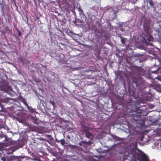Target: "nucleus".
Segmentation results:
<instances>
[{
	"label": "nucleus",
	"instance_id": "22",
	"mask_svg": "<svg viewBox=\"0 0 161 161\" xmlns=\"http://www.w3.org/2000/svg\"><path fill=\"white\" fill-rule=\"evenodd\" d=\"M158 69V68L155 71H152V72H153V73H155V72L157 71Z\"/></svg>",
	"mask_w": 161,
	"mask_h": 161
},
{
	"label": "nucleus",
	"instance_id": "28",
	"mask_svg": "<svg viewBox=\"0 0 161 161\" xmlns=\"http://www.w3.org/2000/svg\"><path fill=\"white\" fill-rule=\"evenodd\" d=\"M137 60H139V62L140 63H141V60H140V59H137Z\"/></svg>",
	"mask_w": 161,
	"mask_h": 161
},
{
	"label": "nucleus",
	"instance_id": "29",
	"mask_svg": "<svg viewBox=\"0 0 161 161\" xmlns=\"http://www.w3.org/2000/svg\"><path fill=\"white\" fill-rule=\"evenodd\" d=\"M7 144L6 143H5V145H4V146H8V145H6Z\"/></svg>",
	"mask_w": 161,
	"mask_h": 161
},
{
	"label": "nucleus",
	"instance_id": "30",
	"mask_svg": "<svg viewBox=\"0 0 161 161\" xmlns=\"http://www.w3.org/2000/svg\"><path fill=\"white\" fill-rule=\"evenodd\" d=\"M99 53H100V51H99Z\"/></svg>",
	"mask_w": 161,
	"mask_h": 161
},
{
	"label": "nucleus",
	"instance_id": "18",
	"mask_svg": "<svg viewBox=\"0 0 161 161\" xmlns=\"http://www.w3.org/2000/svg\"><path fill=\"white\" fill-rule=\"evenodd\" d=\"M2 160L3 161H5L6 160V158L4 157L1 158Z\"/></svg>",
	"mask_w": 161,
	"mask_h": 161
},
{
	"label": "nucleus",
	"instance_id": "10",
	"mask_svg": "<svg viewBox=\"0 0 161 161\" xmlns=\"http://www.w3.org/2000/svg\"><path fill=\"white\" fill-rule=\"evenodd\" d=\"M60 142L61 145H64L65 143V140L64 139H62L60 140Z\"/></svg>",
	"mask_w": 161,
	"mask_h": 161
},
{
	"label": "nucleus",
	"instance_id": "27",
	"mask_svg": "<svg viewBox=\"0 0 161 161\" xmlns=\"http://www.w3.org/2000/svg\"><path fill=\"white\" fill-rule=\"evenodd\" d=\"M3 136H0V138H3Z\"/></svg>",
	"mask_w": 161,
	"mask_h": 161
},
{
	"label": "nucleus",
	"instance_id": "7",
	"mask_svg": "<svg viewBox=\"0 0 161 161\" xmlns=\"http://www.w3.org/2000/svg\"><path fill=\"white\" fill-rule=\"evenodd\" d=\"M143 82L142 79V78L139 77L138 78L137 80L136 84V85H139L141 84H142Z\"/></svg>",
	"mask_w": 161,
	"mask_h": 161
},
{
	"label": "nucleus",
	"instance_id": "23",
	"mask_svg": "<svg viewBox=\"0 0 161 161\" xmlns=\"http://www.w3.org/2000/svg\"><path fill=\"white\" fill-rule=\"evenodd\" d=\"M6 128H7V130H9V128H8L7 126H6Z\"/></svg>",
	"mask_w": 161,
	"mask_h": 161
},
{
	"label": "nucleus",
	"instance_id": "13",
	"mask_svg": "<svg viewBox=\"0 0 161 161\" xmlns=\"http://www.w3.org/2000/svg\"><path fill=\"white\" fill-rule=\"evenodd\" d=\"M16 119L18 121H19V122L21 123H23V120L22 119H21L18 117H17Z\"/></svg>",
	"mask_w": 161,
	"mask_h": 161
},
{
	"label": "nucleus",
	"instance_id": "4",
	"mask_svg": "<svg viewBox=\"0 0 161 161\" xmlns=\"http://www.w3.org/2000/svg\"><path fill=\"white\" fill-rule=\"evenodd\" d=\"M147 3H148L151 8L153 9V11L156 10V7L155 6V3H154L153 0H146Z\"/></svg>",
	"mask_w": 161,
	"mask_h": 161
},
{
	"label": "nucleus",
	"instance_id": "26",
	"mask_svg": "<svg viewBox=\"0 0 161 161\" xmlns=\"http://www.w3.org/2000/svg\"><path fill=\"white\" fill-rule=\"evenodd\" d=\"M16 148H15V150H17V149H18L19 148V147H15Z\"/></svg>",
	"mask_w": 161,
	"mask_h": 161
},
{
	"label": "nucleus",
	"instance_id": "16",
	"mask_svg": "<svg viewBox=\"0 0 161 161\" xmlns=\"http://www.w3.org/2000/svg\"><path fill=\"white\" fill-rule=\"evenodd\" d=\"M81 142L85 144H86L88 145L89 144V142H86L85 141H82Z\"/></svg>",
	"mask_w": 161,
	"mask_h": 161
},
{
	"label": "nucleus",
	"instance_id": "14",
	"mask_svg": "<svg viewBox=\"0 0 161 161\" xmlns=\"http://www.w3.org/2000/svg\"><path fill=\"white\" fill-rule=\"evenodd\" d=\"M49 103L50 104H52V105L53 106V108L55 107V103H54V102H53V101H49Z\"/></svg>",
	"mask_w": 161,
	"mask_h": 161
},
{
	"label": "nucleus",
	"instance_id": "5",
	"mask_svg": "<svg viewBox=\"0 0 161 161\" xmlns=\"http://www.w3.org/2000/svg\"><path fill=\"white\" fill-rule=\"evenodd\" d=\"M155 37H153V39H156L157 41L161 42V33L159 34V33L156 32V33L154 35Z\"/></svg>",
	"mask_w": 161,
	"mask_h": 161
},
{
	"label": "nucleus",
	"instance_id": "2",
	"mask_svg": "<svg viewBox=\"0 0 161 161\" xmlns=\"http://www.w3.org/2000/svg\"><path fill=\"white\" fill-rule=\"evenodd\" d=\"M83 131L85 132V136L88 138H91L92 136V134L89 132V128L88 127L85 126L83 129Z\"/></svg>",
	"mask_w": 161,
	"mask_h": 161
},
{
	"label": "nucleus",
	"instance_id": "25",
	"mask_svg": "<svg viewBox=\"0 0 161 161\" xmlns=\"http://www.w3.org/2000/svg\"><path fill=\"white\" fill-rule=\"evenodd\" d=\"M30 111L33 112L34 111V109H32V110H31Z\"/></svg>",
	"mask_w": 161,
	"mask_h": 161
},
{
	"label": "nucleus",
	"instance_id": "31",
	"mask_svg": "<svg viewBox=\"0 0 161 161\" xmlns=\"http://www.w3.org/2000/svg\"><path fill=\"white\" fill-rule=\"evenodd\" d=\"M4 128H6V127H4Z\"/></svg>",
	"mask_w": 161,
	"mask_h": 161
},
{
	"label": "nucleus",
	"instance_id": "11",
	"mask_svg": "<svg viewBox=\"0 0 161 161\" xmlns=\"http://www.w3.org/2000/svg\"><path fill=\"white\" fill-rule=\"evenodd\" d=\"M135 111L136 112L139 114L141 113V110L139 108H136Z\"/></svg>",
	"mask_w": 161,
	"mask_h": 161
},
{
	"label": "nucleus",
	"instance_id": "8",
	"mask_svg": "<svg viewBox=\"0 0 161 161\" xmlns=\"http://www.w3.org/2000/svg\"><path fill=\"white\" fill-rule=\"evenodd\" d=\"M5 31L8 34H9L11 33L12 32V31L11 30H10L8 26H7L5 27Z\"/></svg>",
	"mask_w": 161,
	"mask_h": 161
},
{
	"label": "nucleus",
	"instance_id": "15",
	"mask_svg": "<svg viewBox=\"0 0 161 161\" xmlns=\"http://www.w3.org/2000/svg\"><path fill=\"white\" fill-rule=\"evenodd\" d=\"M153 41L151 42L153 44V46H151V45H148V46H149L153 47L151 48H158L157 47L156 45H154V43H153Z\"/></svg>",
	"mask_w": 161,
	"mask_h": 161
},
{
	"label": "nucleus",
	"instance_id": "9",
	"mask_svg": "<svg viewBox=\"0 0 161 161\" xmlns=\"http://www.w3.org/2000/svg\"><path fill=\"white\" fill-rule=\"evenodd\" d=\"M21 101L29 108V106L25 99H24V98H22L21 99Z\"/></svg>",
	"mask_w": 161,
	"mask_h": 161
},
{
	"label": "nucleus",
	"instance_id": "19",
	"mask_svg": "<svg viewBox=\"0 0 161 161\" xmlns=\"http://www.w3.org/2000/svg\"><path fill=\"white\" fill-rule=\"evenodd\" d=\"M8 142H9V144H8L9 145H11L12 144V141H10Z\"/></svg>",
	"mask_w": 161,
	"mask_h": 161
},
{
	"label": "nucleus",
	"instance_id": "1",
	"mask_svg": "<svg viewBox=\"0 0 161 161\" xmlns=\"http://www.w3.org/2000/svg\"><path fill=\"white\" fill-rule=\"evenodd\" d=\"M143 27L144 31L140 39L141 42L146 46L150 45L153 46V44L151 42L153 39V36L151 34L149 24L144 22Z\"/></svg>",
	"mask_w": 161,
	"mask_h": 161
},
{
	"label": "nucleus",
	"instance_id": "12",
	"mask_svg": "<svg viewBox=\"0 0 161 161\" xmlns=\"http://www.w3.org/2000/svg\"><path fill=\"white\" fill-rule=\"evenodd\" d=\"M16 30L17 31V32H18V36L19 37L20 36H21V32L20 31H19L18 29V28H17L16 29Z\"/></svg>",
	"mask_w": 161,
	"mask_h": 161
},
{
	"label": "nucleus",
	"instance_id": "17",
	"mask_svg": "<svg viewBox=\"0 0 161 161\" xmlns=\"http://www.w3.org/2000/svg\"><path fill=\"white\" fill-rule=\"evenodd\" d=\"M121 42L123 44H124L125 43L124 39L122 37H121Z\"/></svg>",
	"mask_w": 161,
	"mask_h": 161
},
{
	"label": "nucleus",
	"instance_id": "24",
	"mask_svg": "<svg viewBox=\"0 0 161 161\" xmlns=\"http://www.w3.org/2000/svg\"><path fill=\"white\" fill-rule=\"evenodd\" d=\"M79 144V145H80V146H82V144H81V143H80Z\"/></svg>",
	"mask_w": 161,
	"mask_h": 161
},
{
	"label": "nucleus",
	"instance_id": "6",
	"mask_svg": "<svg viewBox=\"0 0 161 161\" xmlns=\"http://www.w3.org/2000/svg\"><path fill=\"white\" fill-rule=\"evenodd\" d=\"M31 119L32 122L35 124L38 125L39 123V120L36 118L34 116H32L31 117Z\"/></svg>",
	"mask_w": 161,
	"mask_h": 161
},
{
	"label": "nucleus",
	"instance_id": "21",
	"mask_svg": "<svg viewBox=\"0 0 161 161\" xmlns=\"http://www.w3.org/2000/svg\"><path fill=\"white\" fill-rule=\"evenodd\" d=\"M5 140L6 141H7V136H5Z\"/></svg>",
	"mask_w": 161,
	"mask_h": 161
},
{
	"label": "nucleus",
	"instance_id": "20",
	"mask_svg": "<svg viewBox=\"0 0 161 161\" xmlns=\"http://www.w3.org/2000/svg\"><path fill=\"white\" fill-rule=\"evenodd\" d=\"M79 10L81 12H82L83 13V10L81 9V8H79Z\"/></svg>",
	"mask_w": 161,
	"mask_h": 161
},
{
	"label": "nucleus",
	"instance_id": "3",
	"mask_svg": "<svg viewBox=\"0 0 161 161\" xmlns=\"http://www.w3.org/2000/svg\"><path fill=\"white\" fill-rule=\"evenodd\" d=\"M138 159L139 161H149L146 155L143 153L139 156Z\"/></svg>",
	"mask_w": 161,
	"mask_h": 161
}]
</instances>
